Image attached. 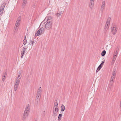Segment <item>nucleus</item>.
I'll use <instances>...</instances> for the list:
<instances>
[{"label": "nucleus", "mask_w": 121, "mask_h": 121, "mask_svg": "<svg viewBox=\"0 0 121 121\" xmlns=\"http://www.w3.org/2000/svg\"><path fill=\"white\" fill-rule=\"evenodd\" d=\"M49 15L47 14V16L45 17V19L42 22H41L40 24V26L43 23L44 24L45 23V22L48 21H52H52V17L51 16H48Z\"/></svg>", "instance_id": "obj_1"}, {"label": "nucleus", "mask_w": 121, "mask_h": 121, "mask_svg": "<svg viewBox=\"0 0 121 121\" xmlns=\"http://www.w3.org/2000/svg\"><path fill=\"white\" fill-rule=\"evenodd\" d=\"M44 29L43 28H41L37 32V33H35V35L37 36L39 35L42 34L44 32Z\"/></svg>", "instance_id": "obj_2"}, {"label": "nucleus", "mask_w": 121, "mask_h": 121, "mask_svg": "<svg viewBox=\"0 0 121 121\" xmlns=\"http://www.w3.org/2000/svg\"><path fill=\"white\" fill-rule=\"evenodd\" d=\"M53 22L52 21H48L46 24L45 27L48 30L49 29L52 27Z\"/></svg>", "instance_id": "obj_3"}, {"label": "nucleus", "mask_w": 121, "mask_h": 121, "mask_svg": "<svg viewBox=\"0 0 121 121\" xmlns=\"http://www.w3.org/2000/svg\"><path fill=\"white\" fill-rule=\"evenodd\" d=\"M111 30L112 33L113 35H115L117 31V27L116 25L114 26L111 27Z\"/></svg>", "instance_id": "obj_4"}, {"label": "nucleus", "mask_w": 121, "mask_h": 121, "mask_svg": "<svg viewBox=\"0 0 121 121\" xmlns=\"http://www.w3.org/2000/svg\"><path fill=\"white\" fill-rule=\"evenodd\" d=\"M41 94H38L37 93V96L36 97V101L37 104L39 101V100L41 97Z\"/></svg>", "instance_id": "obj_5"}, {"label": "nucleus", "mask_w": 121, "mask_h": 121, "mask_svg": "<svg viewBox=\"0 0 121 121\" xmlns=\"http://www.w3.org/2000/svg\"><path fill=\"white\" fill-rule=\"evenodd\" d=\"M109 23H108V22H106V25H105V27L104 28L105 29L104 32H106L107 31V30L108 29L109 27Z\"/></svg>", "instance_id": "obj_6"}, {"label": "nucleus", "mask_w": 121, "mask_h": 121, "mask_svg": "<svg viewBox=\"0 0 121 121\" xmlns=\"http://www.w3.org/2000/svg\"><path fill=\"white\" fill-rule=\"evenodd\" d=\"M94 2H90L89 5V7L91 9H93L94 5Z\"/></svg>", "instance_id": "obj_7"}, {"label": "nucleus", "mask_w": 121, "mask_h": 121, "mask_svg": "<svg viewBox=\"0 0 121 121\" xmlns=\"http://www.w3.org/2000/svg\"><path fill=\"white\" fill-rule=\"evenodd\" d=\"M65 109V106L63 105L62 104L61 107V112H63L64 111Z\"/></svg>", "instance_id": "obj_8"}, {"label": "nucleus", "mask_w": 121, "mask_h": 121, "mask_svg": "<svg viewBox=\"0 0 121 121\" xmlns=\"http://www.w3.org/2000/svg\"><path fill=\"white\" fill-rule=\"evenodd\" d=\"M41 87H39L38 89V90L37 92V94H41V93L42 91H41Z\"/></svg>", "instance_id": "obj_9"}, {"label": "nucleus", "mask_w": 121, "mask_h": 121, "mask_svg": "<svg viewBox=\"0 0 121 121\" xmlns=\"http://www.w3.org/2000/svg\"><path fill=\"white\" fill-rule=\"evenodd\" d=\"M28 114L24 113L23 115L22 116L23 118L24 119H26L27 117Z\"/></svg>", "instance_id": "obj_10"}, {"label": "nucleus", "mask_w": 121, "mask_h": 121, "mask_svg": "<svg viewBox=\"0 0 121 121\" xmlns=\"http://www.w3.org/2000/svg\"><path fill=\"white\" fill-rule=\"evenodd\" d=\"M116 73V70L115 69L113 71L112 77L115 78V75Z\"/></svg>", "instance_id": "obj_11"}, {"label": "nucleus", "mask_w": 121, "mask_h": 121, "mask_svg": "<svg viewBox=\"0 0 121 121\" xmlns=\"http://www.w3.org/2000/svg\"><path fill=\"white\" fill-rule=\"evenodd\" d=\"M6 3L4 2L1 5V7L0 8H1V9H4V7L6 5Z\"/></svg>", "instance_id": "obj_12"}, {"label": "nucleus", "mask_w": 121, "mask_h": 121, "mask_svg": "<svg viewBox=\"0 0 121 121\" xmlns=\"http://www.w3.org/2000/svg\"><path fill=\"white\" fill-rule=\"evenodd\" d=\"M27 2V1H24V0H23L22 6V8H24V7L26 5V4Z\"/></svg>", "instance_id": "obj_13"}, {"label": "nucleus", "mask_w": 121, "mask_h": 121, "mask_svg": "<svg viewBox=\"0 0 121 121\" xmlns=\"http://www.w3.org/2000/svg\"><path fill=\"white\" fill-rule=\"evenodd\" d=\"M18 26H17L15 25L14 27V32L15 33L18 30V28H17Z\"/></svg>", "instance_id": "obj_14"}, {"label": "nucleus", "mask_w": 121, "mask_h": 121, "mask_svg": "<svg viewBox=\"0 0 121 121\" xmlns=\"http://www.w3.org/2000/svg\"><path fill=\"white\" fill-rule=\"evenodd\" d=\"M25 52L22 51L21 52V58H22Z\"/></svg>", "instance_id": "obj_15"}, {"label": "nucleus", "mask_w": 121, "mask_h": 121, "mask_svg": "<svg viewBox=\"0 0 121 121\" xmlns=\"http://www.w3.org/2000/svg\"><path fill=\"white\" fill-rule=\"evenodd\" d=\"M102 66H101V65H99V66L98 67L96 71V72H98L101 69V68L102 67Z\"/></svg>", "instance_id": "obj_16"}, {"label": "nucleus", "mask_w": 121, "mask_h": 121, "mask_svg": "<svg viewBox=\"0 0 121 121\" xmlns=\"http://www.w3.org/2000/svg\"><path fill=\"white\" fill-rule=\"evenodd\" d=\"M106 51L105 50H103L101 53V55L102 56H104L105 54Z\"/></svg>", "instance_id": "obj_17"}, {"label": "nucleus", "mask_w": 121, "mask_h": 121, "mask_svg": "<svg viewBox=\"0 0 121 121\" xmlns=\"http://www.w3.org/2000/svg\"><path fill=\"white\" fill-rule=\"evenodd\" d=\"M18 85H14V90L15 91H16L17 90V88H18Z\"/></svg>", "instance_id": "obj_18"}, {"label": "nucleus", "mask_w": 121, "mask_h": 121, "mask_svg": "<svg viewBox=\"0 0 121 121\" xmlns=\"http://www.w3.org/2000/svg\"><path fill=\"white\" fill-rule=\"evenodd\" d=\"M55 104L54 106V108L55 107L57 108H58V104L57 102H55Z\"/></svg>", "instance_id": "obj_19"}, {"label": "nucleus", "mask_w": 121, "mask_h": 121, "mask_svg": "<svg viewBox=\"0 0 121 121\" xmlns=\"http://www.w3.org/2000/svg\"><path fill=\"white\" fill-rule=\"evenodd\" d=\"M62 116V115L61 114H60L58 117V120L60 121L61 119V117Z\"/></svg>", "instance_id": "obj_20"}, {"label": "nucleus", "mask_w": 121, "mask_h": 121, "mask_svg": "<svg viewBox=\"0 0 121 121\" xmlns=\"http://www.w3.org/2000/svg\"><path fill=\"white\" fill-rule=\"evenodd\" d=\"M58 110H59L58 108H57V111H53V115L54 116L55 115H56L57 114V112L58 111Z\"/></svg>", "instance_id": "obj_21"}, {"label": "nucleus", "mask_w": 121, "mask_h": 121, "mask_svg": "<svg viewBox=\"0 0 121 121\" xmlns=\"http://www.w3.org/2000/svg\"><path fill=\"white\" fill-rule=\"evenodd\" d=\"M29 105L28 104V106L26 107L25 110H26L28 111H29L30 109V107L29 106Z\"/></svg>", "instance_id": "obj_22"}, {"label": "nucleus", "mask_w": 121, "mask_h": 121, "mask_svg": "<svg viewBox=\"0 0 121 121\" xmlns=\"http://www.w3.org/2000/svg\"><path fill=\"white\" fill-rule=\"evenodd\" d=\"M104 7H105L104 6H101V11L102 12V13L103 12V9H104Z\"/></svg>", "instance_id": "obj_23"}, {"label": "nucleus", "mask_w": 121, "mask_h": 121, "mask_svg": "<svg viewBox=\"0 0 121 121\" xmlns=\"http://www.w3.org/2000/svg\"><path fill=\"white\" fill-rule=\"evenodd\" d=\"M62 13V12H61L60 13H56V16L57 17H59L60 16Z\"/></svg>", "instance_id": "obj_24"}, {"label": "nucleus", "mask_w": 121, "mask_h": 121, "mask_svg": "<svg viewBox=\"0 0 121 121\" xmlns=\"http://www.w3.org/2000/svg\"><path fill=\"white\" fill-rule=\"evenodd\" d=\"M20 22H19V21H18V20H17L15 24V25H16L17 26L19 25H20Z\"/></svg>", "instance_id": "obj_25"}, {"label": "nucleus", "mask_w": 121, "mask_h": 121, "mask_svg": "<svg viewBox=\"0 0 121 121\" xmlns=\"http://www.w3.org/2000/svg\"><path fill=\"white\" fill-rule=\"evenodd\" d=\"M7 75V73L6 72H5L4 73L2 76V77H5Z\"/></svg>", "instance_id": "obj_26"}, {"label": "nucleus", "mask_w": 121, "mask_h": 121, "mask_svg": "<svg viewBox=\"0 0 121 121\" xmlns=\"http://www.w3.org/2000/svg\"><path fill=\"white\" fill-rule=\"evenodd\" d=\"M4 9L0 8V15L3 12Z\"/></svg>", "instance_id": "obj_27"}, {"label": "nucleus", "mask_w": 121, "mask_h": 121, "mask_svg": "<svg viewBox=\"0 0 121 121\" xmlns=\"http://www.w3.org/2000/svg\"><path fill=\"white\" fill-rule=\"evenodd\" d=\"M28 47H27L26 48H25L24 47H23L22 51L25 52L26 49Z\"/></svg>", "instance_id": "obj_28"}, {"label": "nucleus", "mask_w": 121, "mask_h": 121, "mask_svg": "<svg viewBox=\"0 0 121 121\" xmlns=\"http://www.w3.org/2000/svg\"><path fill=\"white\" fill-rule=\"evenodd\" d=\"M21 78V77L19 78H17L16 80V81L17 82H20Z\"/></svg>", "instance_id": "obj_29"}, {"label": "nucleus", "mask_w": 121, "mask_h": 121, "mask_svg": "<svg viewBox=\"0 0 121 121\" xmlns=\"http://www.w3.org/2000/svg\"><path fill=\"white\" fill-rule=\"evenodd\" d=\"M111 19V18L110 17H109L108 18L107 20V21L106 22H108V23H110V20Z\"/></svg>", "instance_id": "obj_30"}, {"label": "nucleus", "mask_w": 121, "mask_h": 121, "mask_svg": "<svg viewBox=\"0 0 121 121\" xmlns=\"http://www.w3.org/2000/svg\"><path fill=\"white\" fill-rule=\"evenodd\" d=\"M27 42V40H25L24 39L23 41V44L24 45L26 44Z\"/></svg>", "instance_id": "obj_31"}, {"label": "nucleus", "mask_w": 121, "mask_h": 121, "mask_svg": "<svg viewBox=\"0 0 121 121\" xmlns=\"http://www.w3.org/2000/svg\"><path fill=\"white\" fill-rule=\"evenodd\" d=\"M115 60L112 59L111 62V64L112 65H113L114 63Z\"/></svg>", "instance_id": "obj_32"}, {"label": "nucleus", "mask_w": 121, "mask_h": 121, "mask_svg": "<svg viewBox=\"0 0 121 121\" xmlns=\"http://www.w3.org/2000/svg\"><path fill=\"white\" fill-rule=\"evenodd\" d=\"M115 78L113 77H111V80L110 82H113V80H114Z\"/></svg>", "instance_id": "obj_33"}, {"label": "nucleus", "mask_w": 121, "mask_h": 121, "mask_svg": "<svg viewBox=\"0 0 121 121\" xmlns=\"http://www.w3.org/2000/svg\"><path fill=\"white\" fill-rule=\"evenodd\" d=\"M114 54V56L113 57V59L116 60V54Z\"/></svg>", "instance_id": "obj_34"}, {"label": "nucleus", "mask_w": 121, "mask_h": 121, "mask_svg": "<svg viewBox=\"0 0 121 121\" xmlns=\"http://www.w3.org/2000/svg\"><path fill=\"white\" fill-rule=\"evenodd\" d=\"M105 61L104 60L102 61V63L100 64V65H101V66H102H102L104 64V63Z\"/></svg>", "instance_id": "obj_35"}, {"label": "nucleus", "mask_w": 121, "mask_h": 121, "mask_svg": "<svg viewBox=\"0 0 121 121\" xmlns=\"http://www.w3.org/2000/svg\"><path fill=\"white\" fill-rule=\"evenodd\" d=\"M29 112V111H28L27 110H25L24 111V113H26L28 114V113Z\"/></svg>", "instance_id": "obj_36"}, {"label": "nucleus", "mask_w": 121, "mask_h": 121, "mask_svg": "<svg viewBox=\"0 0 121 121\" xmlns=\"http://www.w3.org/2000/svg\"><path fill=\"white\" fill-rule=\"evenodd\" d=\"M35 43L34 42V41H31V43H30L29 44L30 45H32L33 44H32L34 43Z\"/></svg>", "instance_id": "obj_37"}, {"label": "nucleus", "mask_w": 121, "mask_h": 121, "mask_svg": "<svg viewBox=\"0 0 121 121\" xmlns=\"http://www.w3.org/2000/svg\"><path fill=\"white\" fill-rule=\"evenodd\" d=\"M19 82H17L16 81L15 82V85H18V86H19Z\"/></svg>", "instance_id": "obj_38"}, {"label": "nucleus", "mask_w": 121, "mask_h": 121, "mask_svg": "<svg viewBox=\"0 0 121 121\" xmlns=\"http://www.w3.org/2000/svg\"><path fill=\"white\" fill-rule=\"evenodd\" d=\"M105 2L104 1H103L102 4L101 6H105Z\"/></svg>", "instance_id": "obj_39"}, {"label": "nucleus", "mask_w": 121, "mask_h": 121, "mask_svg": "<svg viewBox=\"0 0 121 121\" xmlns=\"http://www.w3.org/2000/svg\"><path fill=\"white\" fill-rule=\"evenodd\" d=\"M21 20V17L20 16L17 19V20H18V21H19V22H20Z\"/></svg>", "instance_id": "obj_40"}, {"label": "nucleus", "mask_w": 121, "mask_h": 121, "mask_svg": "<svg viewBox=\"0 0 121 121\" xmlns=\"http://www.w3.org/2000/svg\"><path fill=\"white\" fill-rule=\"evenodd\" d=\"M113 82H110V86H111L113 84Z\"/></svg>", "instance_id": "obj_41"}, {"label": "nucleus", "mask_w": 121, "mask_h": 121, "mask_svg": "<svg viewBox=\"0 0 121 121\" xmlns=\"http://www.w3.org/2000/svg\"><path fill=\"white\" fill-rule=\"evenodd\" d=\"M5 77H2V81L4 82L5 79Z\"/></svg>", "instance_id": "obj_42"}, {"label": "nucleus", "mask_w": 121, "mask_h": 121, "mask_svg": "<svg viewBox=\"0 0 121 121\" xmlns=\"http://www.w3.org/2000/svg\"><path fill=\"white\" fill-rule=\"evenodd\" d=\"M55 109L54 111H57V108L55 107Z\"/></svg>", "instance_id": "obj_43"}, {"label": "nucleus", "mask_w": 121, "mask_h": 121, "mask_svg": "<svg viewBox=\"0 0 121 121\" xmlns=\"http://www.w3.org/2000/svg\"><path fill=\"white\" fill-rule=\"evenodd\" d=\"M117 50L116 51V52H114V54H115V55H116V56L117 55Z\"/></svg>", "instance_id": "obj_44"}, {"label": "nucleus", "mask_w": 121, "mask_h": 121, "mask_svg": "<svg viewBox=\"0 0 121 121\" xmlns=\"http://www.w3.org/2000/svg\"><path fill=\"white\" fill-rule=\"evenodd\" d=\"M94 0H90V2H94Z\"/></svg>", "instance_id": "obj_45"}, {"label": "nucleus", "mask_w": 121, "mask_h": 121, "mask_svg": "<svg viewBox=\"0 0 121 121\" xmlns=\"http://www.w3.org/2000/svg\"><path fill=\"white\" fill-rule=\"evenodd\" d=\"M22 73L21 72V71H19V74H20V75H21Z\"/></svg>", "instance_id": "obj_46"}, {"label": "nucleus", "mask_w": 121, "mask_h": 121, "mask_svg": "<svg viewBox=\"0 0 121 121\" xmlns=\"http://www.w3.org/2000/svg\"><path fill=\"white\" fill-rule=\"evenodd\" d=\"M24 39H25V40H26V36H25V37H24Z\"/></svg>", "instance_id": "obj_47"}, {"label": "nucleus", "mask_w": 121, "mask_h": 121, "mask_svg": "<svg viewBox=\"0 0 121 121\" xmlns=\"http://www.w3.org/2000/svg\"><path fill=\"white\" fill-rule=\"evenodd\" d=\"M20 77V74H19L18 75V78H19Z\"/></svg>", "instance_id": "obj_48"}, {"label": "nucleus", "mask_w": 121, "mask_h": 121, "mask_svg": "<svg viewBox=\"0 0 121 121\" xmlns=\"http://www.w3.org/2000/svg\"><path fill=\"white\" fill-rule=\"evenodd\" d=\"M120 108L121 109V103H120Z\"/></svg>", "instance_id": "obj_49"}, {"label": "nucleus", "mask_w": 121, "mask_h": 121, "mask_svg": "<svg viewBox=\"0 0 121 121\" xmlns=\"http://www.w3.org/2000/svg\"><path fill=\"white\" fill-rule=\"evenodd\" d=\"M27 0H24V1H27Z\"/></svg>", "instance_id": "obj_50"}, {"label": "nucleus", "mask_w": 121, "mask_h": 121, "mask_svg": "<svg viewBox=\"0 0 121 121\" xmlns=\"http://www.w3.org/2000/svg\"><path fill=\"white\" fill-rule=\"evenodd\" d=\"M35 121H37V120H35Z\"/></svg>", "instance_id": "obj_51"}, {"label": "nucleus", "mask_w": 121, "mask_h": 121, "mask_svg": "<svg viewBox=\"0 0 121 121\" xmlns=\"http://www.w3.org/2000/svg\"><path fill=\"white\" fill-rule=\"evenodd\" d=\"M23 46V45H22L21 47H21H22Z\"/></svg>", "instance_id": "obj_52"}, {"label": "nucleus", "mask_w": 121, "mask_h": 121, "mask_svg": "<svg viewBox=\"0 0 121 121\" xmlns=\"http://www.w3.org/2000/svg\"><path fill=\"white\" fill-rule=\"evenodd\" d=\"M25 47V48H26V47Z\"/></svg>", "instance_id": "obj_53"}]
</instances>
